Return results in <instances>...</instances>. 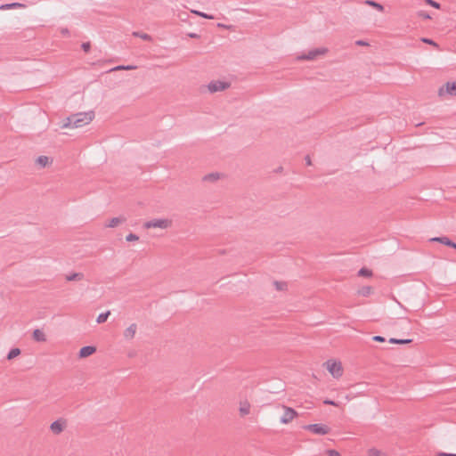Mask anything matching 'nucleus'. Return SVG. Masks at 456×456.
I'll list each match as a JSON object with an SVG mask.
<instances>
[{
  "instance_id": "f257e3e1",
  "label": "nucleus",
  "mask_w": 456,
  "mask_h": 456,
  "mask_svg": "<svg viewBox=\"0 0 456 456\" xmlns=\"http://www.w3.org/2000/svg\"><path fill=\"white\" fill-rule=\"evenodd\" d=\"M94 118V111L78 112L68 117L61 125L62 128L81 127L90 123Z\"/></svg>"
},
{
  "instance_id": "f03ea898",
  "label": "nucleus",
  "mask_w": 456,
  "mask_h": 456,
  "mask_svg": "<svg viewBox=\"0 0 456 456\" xmlns=\"http://www.w3.org/2000/svg\"><path fill=\"white\" fill-rule=\"evenodd\" d=\"M324 364L333 378L338 379L343 375V368L339 361L328 360Z\"/></svg>"
},
{
  "instance_id": "7ed1b4c3",
  "label": "nucleus",
  "mask_w": 456,
  "mask_h": 456,
  "mask_svg": "<svg viewBox=\"0 0 456 456\" xmlns=\"http://www.w3.org/2000/svg\"><path fill=\"white\" fill-rule=\"evenodd\" d=\"M171 220L164 218V219H152L144 223L143 226L146 229L150 228H161L167 229L171 226Z\"/></svg>"
},
{
  "instance_id": "20e7f679",
  "label": "nucleus",
  "mask_w": 456,
  "mask_h": 456,
  "mask_svg": "<svg viewBox=\"0 0 456 456\" xmlns=\"http://www.w3.org/2000/svg\"><path fill=\"white\" fill-rule=\"evenodd\" d=\"M328 52V49L325 47L315 48L310 50L307 53H304L297 57L298 60H307L312 61L314 60L319 55H323Z\"/></svg>"
},
{
  "instance_id": "39448f33",
  "label": "nucleus",
  "mask_w": 456,
  "mask_h": 456,
  "mask_svg": "<svg viewBox=\"0 0 456 456\" xmlns=\"http://www.w3.org/2000/svg\"><path fill=\"white\" fill-rule=\"evenodd\" d=\"M230 87V83L214 80L208 85V89L210 93L221 92Z\"/></svg>"
},
{
  "instance_id": "423d86ee",
  "label": "nucleus",
  "mask_w": 456,
  "mask_h": 456,
  "mask_svg": "<svg viewBox=\"0 0 456 456\" xmlns=\"http://www.w3.org/2000/svg\"><path fill=\"white\" fill-rule=\"evenodd\" d=\"M445 94L456 96V81L447 82L444 86L439 88L438 95L442 97Z\"/></svg>"
},
{
  "instance_id": "0eeeda50",
  "label": "nucleus",
  "mask_w": 456,
  "mask_h": 456,
  "mask_svg": "<svg viewBox=\"0 0 456 456\" xmlns=\"http://www.w3.org/2000/svg\"><path fill=\"white\" fill-rule=\"evenodd\" d=\"M304 428L317 435H326L330 432V428L323 424H309Z\"/></svg>"
},
{
  "instance_id": "6e6552de",
  "label": "nucleus",
  "mask_w": 456,
  "mask_h": 456,
  "mask_svg": "<svg viewBox=\"0 0 456 456\" xmlns=\"http://www.w3.org/2000/svg\"><path fill=\"white\" fill-rule=\"evenodd\" d=\"M283 408L284 413L281 418V422L282 424H288L297 415V413L294 409L290 407L284 406Z\"/></svg>"
},
{
  "instance_id": "1a4fd4ad",
  "label": "nucleus",
  "mask_w": 456,
  "mask_h": 456,
  "mask_svg": "<svg viewBox=\"0 0 456 456\" xmlns=\"http://www.w3.org/2000/svg\"><path fill=\"white\" fill-rule=\"evenodd\" d=\"M431 241H437V242H440L445 246H448L450 248H455L456 249V243L453 242L452 240H450L448 237L446 236H442V237H435V238H432L430 239Z\"/></svg>"
},
{
  "instance_id": "9d476101",
  "label": "nucleus",
  "mask_w": 456,
  "mask_h": 456,
  "mask_svg": "<svg viewBox=\"0 0 456 456\" xmlns=\"http://www.w3.org/2000/svg\"><path fill=\"white\" fill-rule=\"evenodd\" d=\"M96 351V347L94 346H83L82 348H80L79 350V353H78V356L80 358H86V357H88L90 355H92L94 353H95Z\"/></svg>"
},
{
  "instance_id": "9b49d317",
  "label": "nucleus",
  "mask_w": 456,
  "mask_h": 456,
  "mask_svg": "<svg viewBox=\"0 0 456 456\" xmlns=\"http://www.w3.org/2000/svg\"><path fill=\"white\" fill-rule=\"evenodd\" d=\"M137 330V325L135 323H132L129 325L124 331V338L127 340H131L134 338Z\"/></svg>"
},
{
  "instance_id": "f8f14e48",
  "label": "nucleus",
  "mask_w": 456,
  "mask_h": 456,
  "mask_svg": "<svg viewBox=\"0 0 456 456\" xmlns=\"http://www.w3.org/2000/svg\"><path fill=\"white\" fill-rule=\"evenodd\" d=\"M50 429L54 434H60L64 429V422L61 419H57L51 424Z\"/></svg>"
},
{
  "instance_id": "ddd939ff",
  "label": "nucleus",
  "mask_w": 456,
  "mask_h": 456,
  "mask_svg": "<svg viewBox=\"0 0 456 456\" xmlns=\"http://www.w3.org/2000/svg\"><path fill=\"white\" fill-rule=\"evenodd\" d=\"M32 338L37 342H45L46 341V336L44 333V331L40 329L34 330Z\"/></svg>"
},
{
  "instance_id": "4468645a",
  "label": "nucleus",
  "mask_w": 456,
  "mask_h": 456,
  "mask_svg": "<svg viewBox=\"0 0 456 456\" xmlns=\"http://www.w3.org/2000/svg\"><path fill=\"white\" fill-rule=\"evenodd\" d=\"M126 221V217H123V216L113 217L109 221V223L106 224V226L110 227V228H114V227L118 226L119 224H122Z\"/></svg>"
},
{
  "instance_id": "2eb2a0df",
  "label": "nucleus",
  "mask_w": 456,
  "mask_h": 456,
  "mask_svg": "<svg viewBox=\"0 0 456 456\" xmlns=\"http://www.w3.org/2000/svg\"><path fill=\"white\" fill-rule=\"evenodd\" d=\"M36 162L41 167H45L46 166L50 165L53 162V159L47 156H39L37 159Z\"/></svg>"
},
{
  "instance_id": "dca6fc26",
  "label": "nucleus",
  "mask_w": 456,
  "mask_h": 456,
  "mask_svg": "<svg viewBox=\"0 0 456 456\" xmlns=\"http://www.w3.org/2000/svg\"><path fill=\"white\" fill-rule=\"evenodd\" d=\"M250 411V404L248 401L241 402L240 404V413L241 416L248 415Z\"/></svg>"
},
{
  "instance_id": "f3484780",
  "label": "nucleus",
  "mask_w": 456,
  "mask_h": 456,
  "mask_svg": "<svg viewBox=\"0 0 456 456\" xmlns=\"http://www.w3.org/2000/svg\"><path fill=\"white\" fill-rule=\"evenodd\" d=\"M83 278L84 274L82 273H73L66 276L68 281H81Z\"/></svg>"
},
{
  "instance_id": "a211bd4d",
  "label": "nucleus",
  "mask_w": 456,
  "mask_h": 456,
  "mask_svg": "<svg viewBox=\"0 0 456 456\" xmlns=\"http://www.w3.org/2000/svg\"><path fill=\"white\" fill-rule=\"evenodd\" d=\"M364 4L374 7L379 12L384 11V6L381 4L375 2L373 0H366V1H364Z\"/></svg>"
},
{
  "instance_id": "6ab92c4d",
  "label": "nucleus",
  "mask_w": 456,
  "mask_h": 456,
  "mask_svg": "<svg viewBox=\"0 0 456 456\" xmlns=\"http://www.w3.org/2000/svg\"><path fill=\"white\" fill-rule=\"evenodd\" d=\"M24 7L23 4L20 3H12V4H4L0 6L1 10H8V9H13V8H20Z\"/></svg>"
},
{
  "instance_id": "aec40b11",
  "label": "nucleus",
  "mask_w": 456,
  "mask_h": 456,
  "mask_svg": "<svg viewBox=\"0 0 456 456\" xmlns=\"http://www.w3.org/2000/svg\"><path fill=\"white\" fill-rule=\"evenodd\" d=\"M133 36L135 37H140V38H142V40H145V41H151L152 40L151 36H150L149 34H146V33L139 32V31L133 32Z\"/></svg>"
},
{
  "instance_id": "412c9836",
  "label": "nucleus",
  "mask_w": 456,
  "mask_h": 456,
  "mask_svg": "<svg viewBox=\"0 0 456 456\" xmlns=\"http://www.w3.org/2000/svg\"><path fill=\"white\" fill-rule=\"evenodd\" d=\"M110 314V311H106L105 313H102L98 315L96 322L98 323H103L107 321L108 317Z\"/></svg>"
},
{
  "instance_id": "4be33fe9",
  "label": "nucleus",
  "mask_w": 456,
  "mask_h": 456,
  "mask_svg": "<svg viewBox=\"0 0 456 456\" xmlns=\"http://www.w3.org/2000/svg\"><path fill=\"white\" fill-rule=\"evenodd\" d=\"M20 354V350L19 348H17V347L12 348L9 351V353L7 354V359L12 360Z\"/></svg>"
},
{
  "instance_id": "5701e85b",
  "label": "nucleus",
  "mask_w": 456,
  "mask_h": 456,
  "mask_svg": "<svg viewBox=\"0 0 456 456\" xmlns=\"http://www.w3.org/2000/svg\"><path fill=\"white\" fill-rule=\"evenodd\" d=\"M135 69V66H132V65H119V66H117L111 69H110V71H115V70H131V69Z\"/></svg>"
},
{
  "instance_id": "b1692460",
  "label": "nucleus",
  "mask_w": 456,
  "mask_h": 456,
  "mask_svg": "<svg viewBox=\"0 0 456 456\" xmlns=\"http://www.w3.org/2000/svg\"><path fill=\"white\" fill-rule=\"evenodd\" d=\"M371 287L370 286H363L359 289V294L363 297H368L371 293Z\"/></svg>"
},
{
  "instance_id": "393cba45",
  "label": "nucleus",
  "mask_w": 456,
  "mask_h": 456,
  "mask_svg": "<svg viewBox=\"0 0 456 456\" xmlns=\"http://www.w3.org/2000/svg\"><path fill=\"white\" fill-rule=\"evenodd\" d=\"M218 178H219V174L218 173H210L208 175H206L204 176L203 180L204 181L214 182V181H216Z\"/></svg>"
},
{
  "instance_id": "a878e982",
  "label": "nucleus",
  "mask_w": 456,
  "mask_h": 456,
  "mask_svg": "<svg viewBox=\"0 0 456 456\" xmlns=\"http://www.w3.org/2000/svg\"><path fill=\"white\" fill-rule=\"evenodd\" d=\"M389 343L391 344H399V345H403V344H408V343H411V339H398V338H390L389 340Z\"/></svg>"
},
{
  "instance_id": "bb28decb",
  "label": "nucleus",
  "mask_w": 456,
  "mask_h": 456,
  "mask_svg": "<svg viewBox=\"0 0 456 456\" xmlns=\"http://www.w3.org/2000/svg\"><path fill=\"white\" fill-rule=\"evenodd\" d=\"M358 275L363 277H370L372 275V272L371 270L363 267L359 270Z\"/></svg>"
},
{
  "instance_id": "cd10ccee",
  "label": "nucleus",
  "mask_w": 456,
  "mask_h": 456,
  "mask_svg": "<svg viewBox=\"0 0 456 456\" xmlns=\"http://www.w3.org/2000/svg\"><path fill=\"white\" fill-rule=\"evenodd\" d=\"M193 13H195L196 15L200 16V17H202V18H205V19H208V20H213L214 19V16L213 15H210V14H208L206 12H200V11H191Z\"/></svg>"
},
{
  "instance_id": "c85d7f7f",
  "label": "nucleus",
  "mask_w": 456,
  "mask_h": 456,
  "mask_svg": "<svg viewBox=\"0 0 456 456\" xmlns=\"http://www.w3.org/2000/svg\"><path fill=\"white\" fill-rule=\"evenodd\" d=\"M425 2L436 9H440V7H441L440 4L434 0H425Z\"/></svg>"
},
{
  "instance_id": "c756f323",
  "label": "nucleus",
  "mask_w": 456,
  "mask_h": 456,
  "mask_svg": "<svg viewBox=\"0 0 456 456\" xmlns=\"http://www.w3.org/2000/svg\"><path fill=\"white\" fill-rule=\"evenodd\" d=\"M139 240V237L134 234V233H129L126 237V241H135V240Z\"/></svg>"
},
{
  "instance_id": "7c9ffc66",
  "label": "nucleus",
  "mask_w": 456,
  "mask_h": 456,
  "mask_svg": "<svg viewBox=\"0 0 456 456\" xmlns=\"http://www.w3.org/2000/svg\"><path fill=\"white\" fill-rule=\"evenodd\" d=\"M380 453H381L380 451H379L375 448H371L368 452L369 456H380Z\"/></svg>"
},
{
  "instance_id": "2f4dec72",
  "label": "nucleus",
  "mask_w": 456,
  "mask_h": 456,
  "mask_svg": "<svg viewBox=\"0 0 456 456\" xmlns=\"http://www.w3.org/2000/svg\"><path fill=\"white\" fill-rule=\"evenodd\" d=\"M273 284L277 290H282L286 287V283L281 281H274Z\"/></svg>"
},
{
  "instance_id": "473e14b6",
  "label": "nucleus",
  "mask_w": 456,
  "mask_h": 456,
  "mask_svg": "<svg viewBox=\"0 0 456 456\" xmlns=\"http://www.w3.org/2000/svg\"><path fill=\"white\" fill-rule=\"evenodd\" d=\"M81 47L82 49L85 51V52H89V50L91 49V44L90 42H84L82 45H81Z\"/></svg>"
},
{
  "instance_id": "72a5a7b5",
  "label": "nucleus",
  "mask_w": 456,
  "mask_h": 456,
  "mask_svg": "<svg viewBox=\"0 0 456 456\" xmlns=\"http://www.w3.org/2000/svg\"><path fill=\"white\" fill-rule=\"evenodd\" d=\"M422 42L426 43V44H428V45H434L436 47H438V45L433 41L432 39H429V38H422L421 39Z\"/></svg>"
},
{
  "instance_id": "f704fd0d",
  "label": "nucleus",
  "mask_w": 456,
  "mask_h": 456,
  "mask_svg": "<svg viewBox=\"0 0 456 456\" xmlns=\"http://www.w3.org/2000/svg\"><path fill=\"white\" fill-rule=\"evenodd\" d=\"M419 16L425 19V20H429L431 19V16L427 12H424V11H420L419 12Z\"/></svg>"
},
{
  "instance_id": "c9c22d12",
  "label": "nucleus",
  "mask_w": 456,
  "mask_h": 456,
  "mask_svg": "<svg viewBox=\"0 0 456 456\" xmlns=\"http://www.w3.org/2000/svg\"><path fill=\"white\" fill-rule=\"evenodd\" d=\"M372 340H373V341H376V342H380V343H382V342H385V341H386V338H385L384 337H382V336L376 335V336L372 337Z\"/></svg>"
},
{
  "instance_id": "e433bc0d",
  "label": "nucleus",
  "mask_w": 456,
  "mask_h": 456,
  "mask_svg": "<svg viewBox=\"0 0 456 456\" xmlns=\"http://www.w3.org/2000/svg\"><path fill=\"white\" fill-rule=\"evenodd\" d=\"M327 454H328V456H340V453L338 451L333 450V449L328 450Z\"/></svg>"
},
{
  "instance_id": "4c0bfd02",
  "label": "nucleus",
  "mask_w": 456,
  "mask_h": 456,
  "mask_svg": "<svg viewBox=\"0 0 456 456\" xmlns=\"http://www.w3.org/2000/svg\"><path fill=\"white\" fill-rule=\"evenodd\" d=\"M323 403H324V404H329V405H334V406L338 405L334 401L330 400V399H326Z\"/></svg>"
},
{
  "instance_id": "58836bf2",
  "label": "nucleus",
  "mask_w": 456,
  "mask_h": 456,
  "mask_svg": "<svg viewBox=\"0 0 456 456\" xmlns=\"http://www.w3.org/2000/svg\"><path fill=\"white\" fill-rule=\"evenodd\" d=\"M355 44H356L357 45H361V46H362V45H368V43H367V42H365V41H363V40H357V41L355 42Z\"/></svg>"
},
{
  "instance_id": "ea45409f",
  "label": "nucleus",
  "mask_w": 456,
  "mask_h": 456,
  "mask_svg": "<svg viewBox=\"0 0 456 456\" xmlns=\"http://www.w3.org/2000/svg\"><path fill=\"white\" fill-rule=\"evenodd\" d=\"M305 160L306 165L310 166L312 164L310 156H308V155L305 156Z\"/></svg>"
},
{
  "instance_id": "a19ab883",
  "label": "nucleus",
  "mask_w": 456,
  "mask_h": 456,
  "mask_svg": "<svg viewBox=\"0 0 456 456\" xmlns=\"http://www.w3.org/2000/svg\"><path fill=\"white\" fill-rule=\"evenodd\" d=\"M439 456H456L455 453L440 452Z\"/></svg>"
},
{
  "instance_id": "79ce46f5",
  "label": "nucleus",
  "mask_w": 456,
  "mask_h": 456,
  "mask_svg": "<svg viewBox=\"0 0 456 456\" xmlns=\"http://www.w3.org/2000/svg\"><path fill=\"white\" fill-rule=\"evenodd\" d=\"M189 37L191 38H196V37H198V35L195 33H191V34H189Z\"/></svg>"
}]
</instances>
